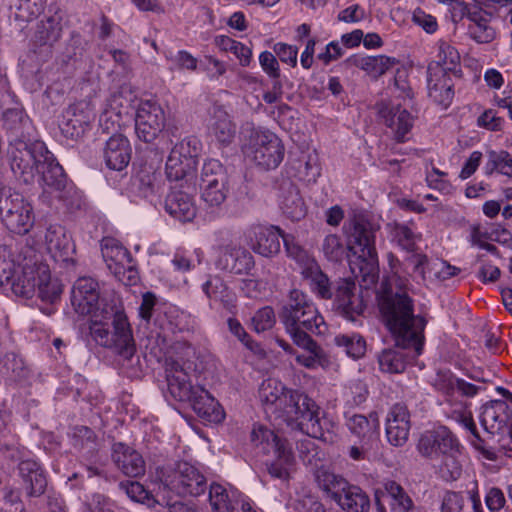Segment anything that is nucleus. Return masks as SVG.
Wrapping results in <instances>:
<instances>
[{
    "label": "nucleus",
    "instance_id": "nucleus-26",
    "mask_svg": "<svg viewBox=\"0 0 512 512\" xmlns=\"http://www.w3.org/2000/svg\"><path fill=\"white\" fill-rule=\"evenodd\" d=\"M19 475L28 497H40L47 489V478L41 466L32 459L18 464Z\"/></svg>",
    "mask_w": 512,
    "mask_h": 512
},
{
    "label": "nucleus",
    "instance_id": "nucleus-8",
    "mask_svg": "<svg viewBox=\"0 0 512 512\" xmlns=\"http://www.w3.org/2000/svg\"><path fill=\"white\" fill-rule=\"evenodd\" d=\"M101 252L108 270L124 285L135 284L138 275L130 252L116 239L103 238Z\"/></svg>",
    "mask_w": 512,
    "mask_h": 512
},
{
    "label": "nucleus",
    "instance_id": "nucleus-63",
    "mask_svg": "<svg viewBox=\"0 0 512 512\" xmlns=\"http://www.w3.org/2000/svg\"><path fill=\"white\" fill-rule=\"evenodd\" d=\"M457 379L450 371H439L434 379V387L445 395L451 396L456 391Z\"/></svg>",
    "mask_w": 512,
    "mask_h": 512
},
{
    "label": "nucleus",
    "instance_id": "nucleus-16",
    "mask_svg": "<svg viewBox=\"0 0 512 512\" xmlns=\"http://www.w3.org/2000/svg\"><path fill=\"white\" fill-rule=\"evenodd\" d=\"M71 304L80 315L100 313L98 282L90 277L77 279L71 291Z\"/></svg>",
    "mask_w": 512,
    "mask_h": 512
},
{
    "label": "nucleus",
    "instance_id": "nucleus-30",
    "mask_svg": "<svg viewBox=\"0 0 512 512\" xmlns=\"http://www.w3.org/2000/svg\"><path fill=\"white\" fill-rule=\"evenodd\" d=\"M414 347L398 346L384 349L378 356L380 369L387 373H402L410 359L415 358Z\"/></svg>",
    "mask_w": 512,
    "mask_h": 512
},
{
    "label": "nucleus",
    "instance_id": "nucleus-23",
    "mask_svg": "<svg viewBox=\"0 0 512 512\" xmlns=\"http://www.w3.org/2000/svg\"><path fill=\"white\" fill-rule=\"evenodd\" d=\"M375 501L378 512H386L382 501L390 505V512H415L416 507L406 491L395 481H387L384 491H376Z\"/></svg>",
    "mask_w": 512,
    "mask_h": 512
},
{
    "label": "nucleus",
    "instance_id": "nucleus-15",
    "mask_svg": "<svg viewBox=\"0 0 512 512\" xmlns=\"http://www.w3.org/2000/svg\"><path fill=\"white\" fill-rule=\"evenodd\" d=\"M45 244L53 260L64 268L75 266V245L65 228L60 224H51L45 232Z\"/></svg>",
    "mask_w": 512,
    "mask_h": 512
},
{
    "label": "nucleus",
    "instance_id": "nucleus-59",
    "mask_svg": "<svg viewBox=\"0 0 512 512\" xmlns=\"http://www.w3.org/2000/svg\"><path fill=\"white\" fill-rule=\"evenodd\" d=\"M310 342L311 344H296L309 353L308 355H297L296 360L307 368H314L324 357V351L312 337H310Z\"/></svg>",
    "mask_w": 512,
    "mask_h": 512
},
{
    "label": "nucleus",
    "instance_id": "nucleus-38",
    "mask_svg": "<svg viewBox=\"0 0 512 512\" xmlns=\"http://www.w3.org/2000/svg\"><path fill=\"white\" fill-rule=\"evenodd\" d=\"M347 64L350 66L358 67L364 71H366L369 75L377 78L386 73L390 68H392L397 60L393 57H388L385 55L379 56H361V55H353L346 60Z\"/></svg>",
    "mask_w": 512,
    "mask_h": 512
},
{
    "label": "nucleus",
    "instance_id": "nucleus-36",
    "mask_svg": "<svg viewBox=\"0 0 512 512\" xmlns=\"http://www.w3.org/2000/svg\"><path fill=\"white\" fill-rule=\"evenodd\" d=\"M210 130L222 145H229L234 140L236 127L223 107L213 106Z\"/></svg>",
    "mask_w": 512,
    "mask_h": 512
},
{
    "label": "nucleus",
    "instance_id": "nucleus-37",
    "mask_svg": "<svg viewBox=\"0 0 512 512\" xmlns=\"http://www.w3.org/2000/svg\"><path fill=\"white\" fill-rule=\"evenodd\" d=\"M379 113L384 118L385 124L394 130L396 140L404 141L405 135L413 126L411 114L407 110L401 109L400 106L391 109L383 107Z\"/></svg>",
    "mask_w": 512,
    "mask_h": 512
},
{
    "label": "nucleus",
    "instance_id": "nucleus-28",
    "mask_svg": "<svg viewBox=\"0 0 512 512\" xmlns=\"http://www.w3.org/2000/svg\"><path fill=\"white\" fill-rule=\"evenodd\" d=\"M254 240L252 239V249L265 257L276 255L281 248L280 238L286 236L278 227H262L254 228Z\"/></svg>",
    "mask_w": 512,
    "mask_h": 512
},
{
    "label": "nucleus",
    "instance_id": "nucleus-43",
    "mask_svg": "<svg viewBox=\"0 0 512 512\" xmlns=\"http://www.w3.org/2000/svg\"><path fill=\"white\" fill-rule=\"evenodd\" d=\"M301 274L303 278L309 282L312 291L320 298L330 299L332 297L330 281L317 262L303 269Z\"/></svg>",
    "mask_w": 512,
    "mask_h": 512
},
{
    "label": "nucleus",
    "instance_id": "nucleus-34",
    "mask_svg": "<svg viewBox=\"0 0 512 512\" xmlns=\"http://www.w3.org/2000/svg\"><path fill=\"white\" fill-rule=\"evenodd\" d=\"M289 391V388L275 379L265 380L260 386L259 397L266 412L277 415Z\"/></svg>",
    "mask_w": 512,
    "mask_h": 512
},
{
    "label": "nucleus",
    "instance_id": "nucleus-56",
    "mask_svg": "<svg viewBox=\"0 0 512 512\" xmlns=\"http://www.w3.org/2000/svg\"><path fill=\"white\" fill-rule=\"evenodd\" d=\"M489 160L486 164V172L487 174H491L493 171L497 170L499 173L509 176H512V157L506 151H490Z\"/></svg>",
    "mask_w": 512,
    "mask_h": 512
},
{
    "label": "nucleus",
    "instance_id": "nucleus-46",
    "mask_svg": "<svg viewBox=\"0 0 512 512\" xmlns=\"http://www.w3.org/2000/svg\"><path fill=\"white\" fill-rule=\"evenodd\" d=\"M60 17L51 16L40 21L35 33V42L40 46L52 47L61 35Z\"/></svg>",
    "mask_w": 512,
    "mask_h": 512
},
{
    "label": "nucleus",
    "instance_id": "nucleus-20",
    "mask_svg": "<svg viewBox=\"0 0 512 512\" xmlns=\"http://www.w3.org/2000/svg\"><path fill=\"white\" fill-rule=\"evenodd\" d=\"M190 370H192L191 363L186 366L185 363L182 364L177 360H166L165 372L169 391L174 398L180 401L191 399L195 393L190 382Z\"/></svg>",
    "mask_w": 512,
    "mask_h": 512
},
{
    "label": "nucleus",
    "instance_id": "nucleus-27",
    "mask_svg": "<svg viewBox=\"0 0 512 512\" xmlns=\"http://www.w3.org/2000/svg\"><path fill=\"white\" fill-rule=\"evenodd\" d=\"M251 441L255 445L266 444L273 449L279 459L289 464L293 461V451L287 439L279 437L262 425L255 426L251 431Z\"/></svg>",
    "mask_w": 512,
    "mask_h": 512
},
{
    "label": "nucleus",
    "instance_id": "nucleus-55",
    "mask_svg": "<svg viewBox=\"0 0 512 512\" xmlns=\"http://www.w3.org/2000/svg\"><path fill=\"white\" fill-rule=\"evenodd\" d=\"M282 240L287 256L295 260L302 270L316 262L315 259L311 257L301 245H299L294 236L286 234V236H282Z\"/></svg>",
    "mask_w": 512,
    "mask_h": 512
},
{
    "label": "nucleus",
    "instance_id": "nucleus-13",
    "mask_svg": "<svg viewBox=\"0 0 512 512\" xmlns=\"http://www.w3.org/2000/svg\"><path fill=\"white\" fill-rule=\"evenodd\" d=\"M165 113L156 102L147 100L139 104L135 115V131L138 138L146 143L157 138L165 126Z\"/></svg>",
    "mask_w": 512,
    "mask_h": 512
},
{
    "label": "nucleus",
    "instance_id": "nucleus-22",
    "mask_svg": "<svg viewBox=\"0 0 512 512\" xmlns=\"http://www.w3.org/2000/svg\"><path fill=\"white\" fill-rule=\"evenodd\" d=\"M354 281L344 279L336 289L335 308L345 318L354 321L364 311V303L359 294L356 293Z\"/></svg>",
    "mask_w": 512,
    "mask_h": 512
},
{
    "label": "nucleus",
    "instance_id": "nucleus-11",
    "mask_svg": "<svg viewBox=\"0 0 512 512\" xmlns=\"http://www.w3.org/2000/svg\"><path fill=\"white\" fill-rule=\"evenodd\" d=\"M303 300L310 298L302 291L293 289L279 312V319L294 344H311L310 335L300 330V321L304 315Z\"/></svg>",
    "mask_w": 512,
    "mask_h": 512
},
{
    "label": "nucleus",
    "instance_id": "nucleus-40",
    "mask_svg": "<svg viewBox=\"0 0 512 512\" xmlns=\"http://www.w3.org/2000/svg\"><path fill=\"white\" fill-rule=\"evenodd\" d=\"M202 291L206 297L211 301L219 302L225 309L231 311L235 308L236 295L229 289L219 277H209V279L203 283Z\"/></svg>",
    "mask_w": 512,
    "mask_h": 512
},
{
    "label": "nucleus",
    "instance_id": "nucleus-52",
    "mask_svg": "<svg viewBox=\"0 0 512 512\" xmlns=\"http://www.w3.org/2000/svg\"><path fill=\"white\" fill-rule=\"evenodd\" d=\"M215 44L222 51L232 52L239 59L242 66L249 65L252 51L241 42H238L228 36L221 35L215 38Z\"/></svg>",
    "mask_w": 512,
    "mask_h": 512
},
{
    "label": "nucleus",
    "instance_id": "nucleus-58",
    "mask_svg": "<svg viewBox=\"0 0 512 512\" xmlns=\"http://www.w3.org/2000/svg\"><path fill=\"white\" fill-rule=\"evenodd\" d=\"M403 265L411 266L413 273L417 274L423 281L427 276L431 277L432 263L429 262L428 257L421 253H409L405 258Z\"/></svg>",
    "mask_w": 512,
    "mask_h": 512
},
{
    "label": "nucleus",
    "instance_id": "nucleus-49",
    "mask_svg": "<svg viewBox=\"0 0 512 512\" xmlns=\"http://www.w3.org/2000/svg\"><path fill=\"white\" fill-rule=\"evenodd\" d=\"M209 502L213 512H235L238 501L234 499V493L230 496L227 490L220 484L213 483L209 488Z\"/></svg>",
    "mask_w": 512,
    "mask_h": 512
},
{
    "label": "nucleus",
    "instance_id": "nucleus-14",
    "mask_svg": "<svg viewBox=\"0 0 512 512\" xmlns=\"http://www.w3.org/2000/svg\"><path fill=\"white\" fill-rule=\"evenodd\" d=\"M284 149L280 139L271 132H255L251 157L255 164L264 169H274L282 162Z\"/></svg>",
    "mask_w": 512,
    "mask_h": 512
},
{
    "label": "nucleus",
    "instance_id": "nucleus-50",
    "mask_svg": "<svg viewBox=\"0 0 512 512\" xmlns=\"http://www.w3.org/2000/svg\"><path fill=\"white\" fill-rule=\"evenodd\" d=\"M334 344L353 359L363 357L366 352V341L357 333L336 335L334 337Z\"/></svg>",
    "mask_w": 512,
    "mask_h": 512
},
{
    "label": "nucleus",
    "instance_id": "nucleus-6",
    "mask_svg": "<svg viewBox=\"0 0 512 512\" xmlns=\"http://www.w3.org/2000/svg\"><path fill=\"white\" fill-rule=\"evenodd\" d=\"M200 149L201 143L194 136L185 137L176 143L166 161L167 179L179 181L193 177L198 166Z\"/></svg>",
    "mask_w": 512,
    "mask_h": 512
},
{
    "label": "nucleus",
    "instance_id": "nucleus-21",
    "mask_svg": "<svg viewBox=\"0 0 512 512\" xmlns=\"http://www.w3.org/2000/svg\"><path fill=\"white\" fill-rule=\"evenodd\" d=\"M411 428L410 413L405 404L397 403L390 409L386 420V435L393 446H403Z\"/></svg>",
    "mask_w": 512,
    "mask_h": 512
},
{
    "label": "nucleus",
    "instance_id": "nucleus-24",
    "mask_svg": "<svg viewBox=\"0 0 512 512\" xmlns=\"http://www.w3.org/2000/svg\"><path fill=\"white\" fill-rule=\"evenodd\" d=\"M112 459L117 468L128 477L145 474V461L142 455L124 443L113 445Z\"/></svg>",
    "mask_w": 512,
    "mask_h": 512
},
{
    "label": "nucleus",
    "instance_id": "nucleus-64",
    "mask_svg": "<svg viewBox=\"0 0 512 512\" xmlns=\"http://www.w3.org/2000/svg\"><path fill=\"white\" fill-rule=\"evenodd\" d=\"M464 497L459 492L446 491L441 502V512H463Z\"/></svg>",
    "mask_w": 512,
    "mask_h": 512
},
{
    "label": "nucleus",
    "instance_id": "nucleus-10",
    "mask_svg": "<svg viewBox=\"0 0 512 512\" xmlns=\"http://www.w3.org/2000/svg\"><path fill=\"white\" fill-rule=\"evenodd\" d=\"M377 230L378 226L364 217L354 219L350 249L371 269L378 265V255L375 247Z\"/></svg>",
    "mask_w": 512,
    "mask_h": 512
},
{
    "label": "nucleus",
    "instance_id": "nucleus-17",
    "mask_svg": "<svg viewBox=\"0 0 512 512\" xmlns=\"http://www.w3.org/2000/svg\"><path fill=\"white\" fill-rule=\"evenodd\" d=\"M93 119L94 114L90 105L78 102L64 110L59 127L65 137L77 139L84 135Z\"/></svg>",
    "mask_w": 512,
    "mask_h": 512
},
{
    "label": "nucleus",
    "instance_id": "nucleus-51",
    "mask_svg": "<svg viewBox=\"0 0 512 512\" xmlns=\"http://www.w3.org/2000/svg\"><path fill=\"white\" fill-rule=\"evenodd\" d=\"M315 479L318 486L323 491L330 493L334 500L345 489L347 484L344 478L323 468L316 471Z\"/></svg>",
    "mask_w": 512,
    "mask_h": 512
},
{
    "label": "nucleus",
    "instance_id": "nucleus-57",
    "mask_svg": "<svg viewBox=\"0 0 512 512\" xmlns=\"http://www.w3.org/2000/svg\"><path fill=\"white\" fill-rule=\"evenodd\" d=\"M84 42L80 35L72 34L71 38L65 44L64 49L58 56L62 65H69L80 59L84 52Z\"/></svg>",
    "mask_w": 512,
    "mask_h": 512
},
{
    "label": "nucleus",
    "instance_id": "nucleus-39",
    "mask_svg": "<svg viewBox=\"0 0 512 512\" xmlns=\"http://www.w3.org/2000/svg\"><path fill=\"white\" fill-rule=\"evenodd\" d=\"M190 400L193 410L200 418L212 423H219L224 419V411L207 391L202 390L199 395L194 393Z\"/></svg>",
    "mask_w": 512,
    "mask_h": 512
},
{
    "label": "nucleus",
    "instance_id": "nucleus-54",
    "mask_svg": "<svg viewBox=\"0 0 512 512\" xmlns=\"http://www.w3.org/2000/svg\"><path fill=\"white\" fill-rule=\"evenodd\" d=\"M298 175L307 182H315L320 176L319 158L315 151L302 154L298 159L297 166Z\"/></svg>",
    "mask_w": 512,
    "mask_h": 512
},
{
    "label": "nucleus",
    "instance_id": "nucleus-48",
    "mask_svg": "<svg viewBox=\"0 0 512 512\" xmlns=\"http://www.w3.org/2000/svg\"><path fill=\"white\" fill-rule=\"evenodd\" d=\"M460 455V445L457 442L453 450L446 451L440 457V464L438 465L439 474L445 481H455L460 478L462 474V466L458 460Z\"/></svg>",
    "mask_w": 512,
    "mask_h": 512
},
{
    "label": "nucleus",
    "instance_id": "nucleus-33",
    "mask_svg": "<svg viewBox=\"0 0 512 512\" xmlns=\"http://www.w3.org/2000/svg\"><path fill=\"white\" fill-rule=\"evenodd\" d=\"M166 211L182 222L191 221L196 216L192 197L183 191L170 192L165 200Z\"/></svg>",
    "mask_w": 512,
    "mask_h": 512
},
{
    "label": "nucleus",
    "instance_id": "nucleus-2",
    "mask_svg": "<svg viewBox=\"0 0 512 512\" xmlns=\"http://www.w3.org/2000/svg\"><path fill=\"white\" fill-rule=\"evenodd\" d=\"M379 310L385 326L398 346L414 347L420 355L424 344V329L427 321L414 314V301L402 289H386L379 298Z\"/></svg>",
    "mask_w": 512,
    "mask_h": 512
},
{
    "label": "nucleus",
    "instance_id": "nucleus-25",
    "mask_svg": "<svg viewBox=\"0 0 512 512\" xmlns=\"http://www.w3.org/2000/svg\"><path fill=\"white\" fill-rule=\"evenodd\" d=\"M103 157L106 166L115 171L127 167L131 159V146L128 139L122 134L112 135L105 144Z\"/></svg>",
    "mask_w": 512,
    "mask_h": 512
},
{
    "label": "nucleus",
    "instance_id": "nucleus-4",
    "mask_svg": "<svg viewBox=\"0 0 512 512\" xmlns=\"http://www.w3.org/2000/svg\"><path fill=\"white\" fill-rule=\"evenodd\" d=\"M277 417L286 422L292 430L300 431L306 436L317 439L324 437L320 408L303 392L290 389Z\"/></svg>",
    "mask_w": 512,
    "mask_h": 512
},
{
    "label": "nucleus",
    "instance_id": "nucleus-42",
    "mask_svg": "<svg viewBox=\"0 0 512 512\" xmlns=\"http://www.w3.org/2000/svg\"><path fill=\"white\" fill-rule=\"evenodd\" d=\"M378 425V419L373 415L367 418L364 415L354 414L347 420L349 430L361 438L364 444H369L376 440Z\"/></svg>",
    "mask_w": 512,
    "mask_h": 512
},
{
    "label": "nucleus",
    "instance_id": "nucleus-29",
    "mask_svg": "<svg viewBox=\"0 0 512 512\" xmlns=\"http://www.w3.org/2000/svg\"><path fill=\"white\" fill-rule=\"evenodd\" d=\"M494 15V11L483 10V8L468 12V19L471 21L468 33L477 43H491L496 38V30L489 24Z\"/></svg>",
    "mask_w": 512,
    "mask_h": 512
},
{
    "label": "nucleus",
    "instance_id": "nucleus-18",
    "mask_svg": "<svg viewBox=\"0 0 512 512\" xmlns=\"http://www.w3.org/2000/svg\"><path fill=\"white\" fill-rule=\"evenodd\" d=\"M457 439L452 432L444 427L424 432L418 441L419 453L431 460H438L446 451L453 450Z\"/></svg>",
    "mask_w": 512,
    "mask_h": 512
},
{
    "label": "nucleus",
    "instance_id": "nucleus-32",
    "mask_svg": "<svg viewBox=\"0 0 512 512\" xmlns=\"http://www.w3.org/2000/svg\"><path fill=\"white\" fill-rule=\"evenodd\" d=\"M512 410L502 400L491 401L483 406L481 413V424L489 433H494L507 425Z\"/></svg>",
    "mask_w": 512,
    "mask_h": 512
},
{
    "label": "nucleus",
    "instance_id": "nucleus-44",
    "mask_svg": "<svg viewBox=\"0 0 512 512\" xmlns=\"http://www.w3.org/2000/svg\"><path fill=\"white\" fill-rule=\"evenodd\" d=\"M304 315L300 321V330L307 334L323 335L327 326L323 316L319 313L313 301L303 300Z\"/></svg>",
    "mask_w": 512,
    "mask_h": 512
},
{
    "label": "nucleus",
    "instance_id": "nucleus-61",
    "mask_svg": "<svg viewBox=\"0 0 512 512\" xmlns=\"http://www.w3.org/2000/svg\"><path fill=\"white\" fill-rule=\"evenodd\" d=\"M251 322L257 333L271 329L276 322L274 310L269 306L259 309L252 317Z\"/></svg>",
    "mask_w": 512,
    "mask_h": 512
},
{
    "label": "nucleus",
    "instance_id": "nucleus-7",
    "mask_svg": "<svg viewBox=\"0 0 512 512\" xmlns=\"http://www.w3.org/2000/svg\"><path fill=\"white\" fill-rule=\"evenodd\" d=\"M0 216L3 224L13 233L24 235L34 225L31 204L19 194L7 195L0 191Z\"/></svg>",
    "mask_w": 512,
    "mask_h": 512
},
{
    "label": "nucleus",
    "instance_id": "nucleus-19",
    "mask_svg": "<svg viewBox=\"0 0 512 512\" xmlns=\"http://www.w3.org/2000/svg\"><path fill=\"white\" fill-rule=\"evenodd\" d=\"M452 73L439 65H429L427 69V87L429 97L437 104L447 108L454 97Z\"/></svg>",
    "mask_w": 512,
    "mask_h": 512
},
{
    "label": "nucleus",
    "instance_id": "nucleus-3",
    "mask_svg": "<svg viewBox=\"0 0 512 512\" xmlns=\"http://www.w3.org/2000/svg\"><path fill=\"white\" fill-rule=\"evenodd\" d=\"M90 334L101 346L114 349L126 360L136 352L132 331L126 316L103 308L100 313L91 315Z\"/></svg>",
    "mask_w": 512,
    "mask_h": 512
},
{
    "label": "nucleus",
    "instance_id": "nucleus-53",
    "mask_svg": "<svg viewBox=\"0 0 512 512\" xmlns=\"http://www.w3.org/2000/svg\"><path fill=\"white\" fill-rule=\"evenodd\" d=\"M347 246L337 234H328L322 241L321 252L330 262H340L346 255Z\"/></svg>",
    "mask_w": 512,
    "mask_h": 512
},
{
    "label": "nucleus",
    "instance_id": "nucleus-45",
    "mask_svg": "<svg viewBox=\"0 0 512 512\" xmlns=\"http://www.w3.org/2000/svg\"><path fill=\"white\" fill-rule=\"evenodd\" d=\"M438 60L429 65H439L446 72L452 73L454 77H461L460 55L458 51L448 42H438Z\"/></svg>",
    "mask_w": 512,
    "mask_h": 512
},
{
    "label": "nucleus",
    "instance_id": "nucleus-5",
    "mask_svg": "<svg viewBox=\"0 0 512 512\" xmlns=\"http://www.w3.org/2000/svg\"><path fill=\"white\" fill-rule=\"evenodd\" d=\"M11 289L15 295L31 298L37 294L43 301L51 303L62 293V285L58 279L51 278L49 266L38 261L23 264L22 274L11 281Z\"/></svg>",
    "mask_w": 512,
    "mask_h": 512
},
{
    "label": "nucleus",
    "instance_id": "nucleus-1",
    "mask_svg": "<svg viewBox=\"0 0 512 512\" xmlns=\"http://www.w3.org/2000/svg\"><path fill=\"white\" fill-rule=\"evenodd\" d=\"M7 158L13 174L24 183H32L40 175L45 186L55 191L65 188L64 170L44 142L15 139L9 144Z\"/></svg>",
    "mask_w": 512,
    "mask_h": 512
},
{
    "label": "nucleus",
    "instance_id": "nucleus-62",
    "mask_svg": "<svg viewBox=\"0 0 512 512\" xmlns=\"http://www.w3.org/2000/svg\"><path fill=\"white\" fill-rule=\"evenodd\" d=\"M26 117L22 110L17 108L7 109L3 113V128L17 135L23 127Z\"/></svg>",
    "mask_w": 512,
    "mask_h": 512
},
{
    "label": "nucleus",
    "instance_id": "nucleus-47",
    "mask_svg": "<svg viewBox=\"0 0 512 512\" xmlns=\"http://www.w3.org/2000/svg\"><path fill=\"white\" fill-rule=\"evenodd\" d=\"M0 373L11 381H21L29 375V369L22 358L15 353H7L0 359Z\"/></svg>",
    "mask_w": 512,
    "mask_h": 512
},
{
    "label": "nucleus",
    "instance_id": "nucleus-9",
    "mask_svg": "<svg viewBox=\"0 0 512 512\" xmlns=\"http://www.w3.org/2000/svg\"><path fill=\"white\" fill-rule=\"evenodd\" d=\"M204 202L210 207L222 205L229 191L228 176L224 167L217 160L204 163L200 183Z\"/></svg>",
    "mask_w": 512,
    "mask_h": 512
},
{
    "label": "nucleus",
    "instance_id": "nucleus-12",
    "mask_svg": "<svg viewBox=\"0 0 512 512\" xmlns=\"http://www.w3.org/2000/svg\"><path fill=\"white\" fill-rule=\"evenodd\" d=\"M165 485L182 496H199L207 489L204 475L187 462L177 464L173 472L165 478Z\"/></svg>",
    "mask_w": 512,
    "mask_h": 512
},
{
    "label": "nucleus",
    "instance_id": "nucleus-31",
    "mask_svg": "<svg viewBox=\"0 0 512 512\" xmlns=\"http://www.w3.org/2000/svg\"><path fill=\"white\" fill-rule=\"evenodd\" d=\"M279 205L283 214L293 221L301 220L307 213V207L299 189L291 182L282 185Z\"/></svg>",
    "mask_w": 512,
    "mask_h": 512
},
{
    "label": "nucleus",
    "instance_id": "nucleus-41",
    "mask_svg": "<svg viewBox=\"0 0 512 512\" xmlns=\"http://www.w3.org/2000/svg\"><path fill=\"white\" fill-rule=\"evenodd\" d=\"M335 501L348 512H368L370 507L369 498L362 489L348 483Z\"/></svg>",
    "mask_w": 512,
    "mask_h": 512
},
{
    "label": "nucleus",
    "instance_id": "nucleus-35",
    "mask_svg": "<svg viewBox=\"0 0 512 512\" xmlns=\"http://www.w3.org/2000/svg\"><path fill=\"white\" fill-rule=\"evenodd\" d=\"M220 269L234 274L248 273L254 266L253 256L243 249L225 250L217 261Z\"/></svg>",
    "mask_w": 512,
    "mask_h": 512
},
{
    "label": "nucleus",
    "instance_id": "nucleus-60",
    "mask_svg": "<svg viewBox=\"0 0 512 512\" xmlns=\"http://www.w3.org/2000/svg\"><path fill=\"white\" fill-rule=\"evenodd\" d=\"M393 238L398 245L408 253L416 250V234L404 224H395L393 228Z\"/></svg>",
    "mask_w": 512,
    "mask_h": 512
}]
</instances>
